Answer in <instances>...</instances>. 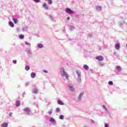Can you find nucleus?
Segmentation results:
<instances>
[{"instance_id": "obj_34", "label": "nucleus", "mask_w": 127, "mask_h": 127, "mask_svg": "<svg viewBox=\"0 0 127 127\" xmlns=\"http://www.w3.org/2000/svg\"><path fill=\"white\" fill-rule=\"evenodd\" d=\"M108 84H109V85H113L114 82H113V81H109Z\"/></svg>"}, {"instance_id": "obj_46", "label": "nucleus", "mask_w": 127, "mask_h": 127, "mask_svg": "<svg viewBox=\"0 0 127 127\" xmlns=\"http://www.w3.org/2000/svg\"><path fill=\"white\" fill-rule=\"evenodd\" d=\"M67 20H70V17H68L67 18Z\"/></svg>"}, {"instance_id": "obj_29", "label": "nucleus", "mask_w": 127, "mask_h": 127, "mask_svg": "<svg viewBox=\"0 0 127 127\" xmlns=\"http://www.w3.org/2000/svg\"><path fill=\"white\" fill-rule=\"evenodd\" d=\"M60 120H64V116L63 115H61L59 117Z\"/></svg>"}, {"instance_id": "obj_3", "label": "nucleus", "mask_w": 127, "mask_h": 127, "mask_svg": "<svg viewBox=\"0 0 127 127\" xmlns=\"http://www.w3.org/2000/svg\"><path fill=\"white\" fill-rule=\"evenodd\" d=\"M68 87L69 88V91L71 92H74L75 91V88H74V85L72 84H69L68 85Z\"/></svg>"}, {"instance_id": "obj_12", "label": "nucleus", "mask_w": 127, "mask_h": 127, "mask_svg": "<svg viewBox=\"0 0 127 127\" xmlns=\"http://www.w3.org/2000/svg\"><path fill=\"white\" fill-rule=\"evenodd\" d=\"M49 17H50L51 20H52V21L55 22V18H54V17L53 16L50 15Z\"/></svg>"}, {"instance_id": "obj_37", "label": "nucleus", "mask_w": 127, "mask_h": 127, "mask_svg": "<svg viewBox=\"0 0 127 127\" xmlns=\"http://www.w3.org/2000/svg\"><path fill=\"white\" fill-rule=\"evenodd\" d=\"M34 1H35V2H36V3L40 2V0H34Z\"/></svg>"}, {"instance_id": "obj_18", "label": "nucleus", "mask_w": 127, "mask_h": 127, "mask_svg": "<svg viewBox=\"0 0 127 127\" xmlns=\"http://www.w3.org/2000/svg\"><path fill=\"white\" fill-rule=\"evenodd\" d=\"M96 8V10H97V11H100L102 10V7L101 6H97Z\"/></svg>"}, {"instance_id": "obj_6", "label": "nucleus", "mask_w": 127, "mask_h": 127, "mask_svg": "<svg viewBox=\"0 0 127 127\" xmlns=\"http://www.w3.org/2000/svg\"><path fill=\"white\" fill-rule=\"evenodd\" d=\"M50 122L52 123V125L54 126H56V121H55V119L52 117H50Z\"/></svg>"}, {"instance_id": "obj_17", "label": "nucleus", "mask_w": 127, "mask_h": 127, "mask_svg": "<svg viewBox=\"0 0 127 127\" xmlns=\"http://www.w3.org/2000/svg\"><path fill=\"white\" fill-rule=\"evenodd\" d=\"M15 106L16 107H19L20 106V102L19 100L16 102Z\"/></svg>"}, {"instance_id": "obj_8", "label": "nucleus", "mask_w": 127, "mask_h": 127, "mask_svg": "<svg viewBox=\"0 0 127 127\" xmlns=\"http://www.w3.org/2000/svg\"><path fill=\"white\" fill-rule=\"evenodd\" d=\"M83 95H84V92H81L80 93V94L78 97V101L79 102H81V101H82V97H83Z\"/></svg>"}, {"instance_id": "obj_48", "label": "nucleus", "mask_w": 127, "mask_h": 127, "mask_svg": "<svg viewBox=\"0 0 127 127\" xmlns=\"http://www.w3.org/2000/svg\"><path fill=\"white\" fill-rule=\"evenodd\" d=\"M105 111H108V109H107V108H105Z\"/></svg>"}, {"instance_id": "obj_42", "label": "nucleus", "mask_w": 127, "mask_h": 127, "mask_svg": "<svg viewBox=\"0 0 127 127\" xmlns=\"http://www.w3.org/2000/svg\"><path fill=\"white\" fill-rule=\"evenodd\" d=\"M88 36H89V37H92V36H93V35L92 34H89Z\"/></svg>"}, {"instance_id": "obj_19", "label": "nucleus", "mask_w": 127, "mask_h": 127, "mask_svg": "<svg viewBox=\"0 0 127 127\" xmlns=\"http://www.w3.org/2000/svg\"><path fill=\"white\" fill-rule=\"evenodd\" d=\"M7 126H8V125L7 124V123H4L2 124H1V127H7Z\"/></svg>"}, {"instance_id": "obj_38", "label": "nucleus", "mask_w": 127, "mask_h": 127, "mask_svg": "<svg viewBox=\"0 0 127 127\" xmlns=\"http://www.w3.org/2000/svg\"><path fill=\"white\" fill-rule=\"evenodd\" d=\"M30 84V83L29 82H27L26 83V87H27V86H28L29 84Z\"/></svg>"}, {"instance_id": "obj_13", "label": "nucleus", "mask_w": 127, "mask_h": 127, "mask_svg": "<svg viewBox=\"0 0 127 127\" xmlns=\"http://www.w3.org/2000/svg\"><path fill=\"white\" fill-rule=\"evenodd\" d=\"M35 76H36V74L35 72H32L31 73V78L32 79L35 78Z\"/></svg>"}, {"instance_id": "obj_36", "label": "nucleus", "mask_w": 127, "mask_h": 127, "mask_svg": "<svg viewBox=\"0 0 127 127\" xmlns=\"http://www.w3.org/2000/svg\"><path fill=\"white\" fill-rule=\"evenodd\" d=\"M105 127H110V126L108 124H105Z\"/></svg>"}, {"instance_id": "obj_39", "label": "nucleus", "mask_w": 127, "mask_h": 127, "mask_svg": "<svg viewBox=\"0 0 127 127\" xmlns=\"http://www.w3.org/2000/svg\"><path fill=\"white\" fill-rule=\"evenodd\" d=\"M25 44H26V45H29V46L31 45L30 43H29L27 42H25Z\"/></svg>"}, {"instance_id": "obj_47", "label": "nucleus", "mask_w": 127, "mask_h": 127, "mask_svg": "<svg viewBox=\"0 0 127 127\" xmlns=\"http://www.w3.org/2000/svg\"><path fill=\"white\" fill-rule=\"evenodd\" d=\"M103 108L104 109H105V108H106V106L103 105Z\"/></svg>"}, {"instance_id": "obj_41", "label": "nucleus", "mask_w": 127, "mask_h": 127, "mask_svg": "<svg viewBox=\"0 0 127 127\" xmlns=\"http://www.w3.org/2000/svg\"><path fill=\"white\" fill-rule=\"evenodd\" d=\"M17 61L16 60H13V63H14V64H16Z\"/></svg>"}, {"instance_id": "obj_1", "label": "nucleus", "mask_w": 127, "mask_h": 127, "mask_svg": "<svg viewBox=\"0 0 127 127\" xmlns=\"http://www.w3.org/2000/svg\"><path fill=\"white\" fill-rule=\"evenodd\" d=\"M60 72H61V75L62 77H64L65 78L66 80H69V75L66 71H65V69H64V68L62 67L60 69Z\"/></svg>"}, {"instance_id": "obj_7", "label": "nucleus", "mask_w": 127, "mask_h": 127, "mask_svg": "<svg viewBox=\"0 0 127 127\" xmlns=\"http://www.w3.org/2000/svg\"><path fill=\"white\" fill-rule=\"evenodd\" d=\"M95 59H96V60H98V61H103L104 60V57L102 56H97L95 58Z\"/></svg>"}, {"instance_id": "obj_24", "label": "nucleus", "mask_w": 127, "mask_h": 127, "mask_svg": "<svg viewBox=\"0 0 127 127\" xmlns=\"http://www.w3.org/2000/svg\"><path fill=\"white\" fill-rule=\"evenodd\" d=\"M25 69L26 70V71H29V70H30V67H29V65H26L25 67Z\"/></svg>"}, {"instance_id": "obj_9", "label": "nucleus", "mask_w": 127, "mask_h": 127, "mask_svg": "<svg viewBox=\"0 0 127 127\" xmlns=\"http://www.w3.org/2000/svg\"><path fill=\"white\" fill-rule=\"evenodd\" d=\"M115 48L117 50H119V49H120V48H121V45H120V43L116 44Z\"/></svg>"}, {"instance_id": "obj_44", "label": "nucleus", "mask_w": 127, "mask_h": 127, "mask_svg": "<svg viewBox=\"0 0 127 127\" xmlns=\"http://www.w3.org/2000/svg\"><path fill=\"white\" fill-rule=\"evenodd\" d=\"M43 72H44V73H48V71H47L46 70H44Z\"/></svg>"}, {"instance_id": "obj_15", "label": "nucleus", "mask_w": 127, "mask_h": 127, "mask_svg": "<svg viewBox=\"0 0 127 127\" xmlns=\"http://www.w3.org/2000/svg\"><path fill=\"white\" fill-rule=\"evenodd\" d=\"M32 92L33 93V94H37V93H38V89L36 88H34L33 89Z\"/></svg>"}, {"instance_id": "obj_43", "label": "nucleus", "mask_w": 127, "mask_h": 127, "mask_svg": "<svg viewBox=\"0 0 127 127\" xmlns=\"http://www.w3.org/2000/svg\"><path fill=\"white\" fill-rule=\"evenodd\" d=\"M24 95H25V92H23V93H22L23 97H24Z\"/></svg>"}, {"instance_id": "obj_28", "label": "nucleus", "mask_w": 127, "mask_h": 127, "mask_svg": "<svg viewBox=\"0 0 127 127\" xmlns=\"http://www.w3.org/2000/svg\"><path fill=\"white\" fill-rule=\"evenodd\" d=\"M48 0V3H49V4H52L53 2L52 1V0Z\"/></svg>"}, {"instance_id": "obj_11", "label": "nucleus", "mask_w": 127, "mask_h": 127, "mask_svg": "<svg viewBox=\"0 0 127 127\" xmlns=\"http://www.w3.org/2000/svg\"><path fill=\"white\" fill-rule=\"evenodd\" d=\"M75 72L78 76H81V70L77 69L76 70Z\"/></svg>"}, {"instance_id": "obj_23", "label": "nucleus", "mask_w": 127, "mask_h": 127, "mask_svg": "<svg viewBox=\"0 0 127 127\" xmlns=\"http://www.w3.org/2000/svg\"><path fill=\"white\" fill-rule=\"evenodd\" d=\"M81 81H82V79L81 78V75L79 76H78L77 77V82L78 83H81Z\"/></svg>"}, {"instance_id": "obj_31", "label": "nucleus", "mask_w": 127, "mask_h": 127, "mask_svg": "<svg viewBox=\"0 0 127 127\" xmlns=\"http://www.w3.org/2000/svg\"><path fill=\"white\" fill-rule=\"evenodd\" d=\"M69 29H70V30H74L75 29V27L72 26H70Z\"/></svg>"}, {"instance_id": "obj_45", "label": "nucleus", "mask_w": 127, "mask_h": 127, "mask_svg": "<svg viewBox=\"0 0 127 127\" xmlns=\"http://www.w3.org/2000/svg\"><path fill=\"white\" fill-rule=\"evenodd\" d=\"M12 115V113H10L9 114V117H11Z\"/></svg>"}, {"instance_id": "obj_40", "label": "nucleus", "mask_w": 127, "mask_h": 127, "mask_svg": "<svg viewBox=\"0 0 127 127\" xmlns=\"http://www.w3.org/2000/svg\"><path fill=\"white\" fill-rule=\"evenodd\" d=\"M91 122L92 124H98L97 123L95 122L94 120H91Z\"/></svg>"}, {"instance_id": "obj_22", "label": "nucleus", "mask_w": 127, "mask_h": 127, "mask_svg": "<svg viewBox=\"0 0 127 127\" xmlns=\"http://www.w3.org/2000/svg\"><path fill=\"white\" fill-rule=\"evenodd\" d=\"M37 47L38 48H43V45H42V44H39L37 45Z\"/></svg>"}, {"instance_id": "obj_2", "label": "nucleus", "mask_w": 127, "mask_h": 127, "mask_svg": "<svg viewBox=\"0 0 127 127\" xmlns=\"http://www.w3.org/2000/svg\"><path fill=\"white\" fill-rule=\"evenodd\" d=\"M23 112H24L25 115H27V116H30V113H31L30 108L27 107L25 109H23Z\"/></svg>"}, {"instance_id": "obj_10", "label": "nucleus", "mask_w": 127, "mask_h": 127, "mask_svg": "<svg viewBox=\"0 0 127 127\" xmlns=\"http://www.w3.org/2000/svg\"><path fill=\"white\" fill-rule=\"evenodd\" d=\"M8 25L10 27H14V24L11 21H9L8 22Z\"/></svg>"}, {"instance_id": "obj_33", "label": "nucleus", "mask_w": 127, "mask_h": 127, "mask_svg": "<svg viewBox=\"0 0 127 127\" xmlns=\"http://www.w3.org/2000/svg\"><path fill=\"white\" fill-rule=\"evenodd\" d=\"M98 65H99L100 66H104V64L103 63L99 62H98Z\"/></svg>"}, {"instance_id": "obj_16", "label": "nucleus", "mask_w": 127, "mask_h": 127, "mask_svg": "<svg viewBox=\"0 0 127 127\" xmlns=\"http://www.w3.org/2000/svg\"><path fill=\"white\" fill-rule=\"evenodd\" d=\"M58 104H59V105H61L62 106H63L64 105V103H63V102H62V101H61L60 100H58Z\"/></svg>"}, {"instance_id": "obj_14", "label": "nucleus", "mask_w": 127, "mask_h": 127, "mask_svg": "<svg viewBox=\"0 0 127 127\" xmlns=\"http://www.w3.org/2000/svg\"><path fill=\"white\" fill-rule=\"evenodd\" d=\"M43 7H44V8H45V9H46V10H48V7L47 6L46 3H44L43 4Z\"/></svg>"}, {"instance_id": "obj_20", "label": "nucleus", "mask_w": 127, "mask_h": 127, "mask_svg": "<svg viewBox=\"0 0 127 127\" xmlns=\"http://www.w3.org/2000/svg\"><path fill=\"white\" fill-rule=\"evenodd\" d=\"M28 27L26 26L23 27L22 28V31H27V29H28Z\"/></svg>"}, {"instance_id": "obj_25", "label": "nucleus", "mask_w": 127, "mask_h": 127, "mask_svg": "<svg viewBox=\"0 0 127 127\" xmlns=\"http://www.w3.org/2000/svg\"><path fill=\"white\" fill-rule=\"evenodd\" d=\"M13 20L14 21V23H15V24H16V23H17V22H18V20H17V19L16 18H13Z\"/></svg>"}, {"instance_id": "obj_32", "label": "nucleus", "mask_w": 127, "mask_h": 127, "mask_svg": "<svg viewBox=\"0 0 127 127\" xmlns=\"http://www.w3.org/2000/svg\"><path fill=\"white\" fill-rule=\"evenodd\" d=\"M19 37L20 39H23V38H24V35H20L19 36Z\"/></svg>"}, {"instance_id": "obj_5", "label": "nucleus", "mask_w": 127, "mask_h": 127, "mask_svg": "<svg viewBox=\"0 0 127 127\" xmlns=\"http://www.w3.org/2000/svg\"><path fill=\"white\" fill-rule=\"evenodd\" d=\"M115 71L117 72V74H119V73L122 72V67L121 66L118 65L116 66V69Z\"/></svg>"}, {"instance_id": "obj_27", "label": "nucleus", "mask_w": 127, "mask_h": 127, "mask_svg": "<svg viewBox=\"0 0 127 127\" xmlns=\"http://www.w3.org/2000/svg\"><path fill=\"white\" fill-rule=\"evenodd\" d=\"M53 112V109H51L50 110L48 111L49 115H52V112Z\"/></svg>"}, {"instance_id": "obj_35", "label": "nucleus", "mask_w": 127, "mask_h": 127, "mask_svg": "<svg viewBox=\"0 0 127 127\" xmlns=\"http://www.w3.org/2000/svg\"><path fill=\"white\" fill-rule=\"evenodd\" d=\"M106 112H107L108 115H109V117H111V113L110 112V111H109V110H107Z\"/></svg>"}, {"instance_id": "obj_30", "label": "nucleus", "mask_w": 127, "mask_h": 127, "mask_svg": "<svg viewBox=\"0 0 127 127\" xmlns=\"http://www.w3.org/2000/svg\"><path fill=\"white\" fill-rule=\"evenodd\" d=\"M27 54H29L30 55L32 54V52L31 51V50H29L27 51Z\"/></svg>"}, {"instance_id": "obj_26", "label": "nucleus", "mask_w": 127, "mask_h": 127, "mask_svg": "<svg viewBox=\"0 0 127 127\" xmlns=\"http://www.w3.org/2000/svg\"><path fill=\"white\" fill-rule=\"evenodd\" d=\"M61 109H60V108H57L56 109V113H60L61 112Z\"/></svg>"}, {"instance_id": "obj_4", "label": "nucleus", "mask_w": 127, "mask_h": 127, "mask_svg": "<svg viewBox=\"0 0 127 127\" xmlns=\"http://www.w3.org/2000/svg\"><path fill=\"white\" fill-rule=\"evenodd\" d=\"M65 11L67 13H69V14H73L74 13V11L69 8H65Z\"/></svg>"}, {"instance_id": "obj_21", "label": "nucleus", "mask_w": 127, "mask_h": 127, "mask_svg": "<svg viewBox=\"0 0 127 127\" xmlns=\"http://www.w3.org/2000/svg\"><path fill=\"white\" fill-rule=\"evenodd\" d=\"M83 69H85L86 70H89V66L87 64H84L83 65Z\"/></svg>"}]
</instances>
